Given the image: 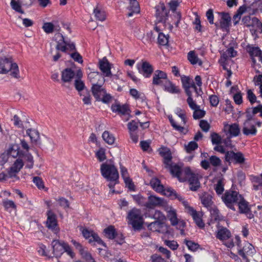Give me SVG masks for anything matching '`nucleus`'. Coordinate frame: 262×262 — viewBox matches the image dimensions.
Here are the masks:
<instances>
[{
	"label": "nucleus",
	"mask_w": 262,
	"mask_h": 262,
	"mask_svg": "<svg viewBox=\"0 0 262 262\" xmlns=\"http://www.w3.org/2000/svg\"><path fill=\"white\" fill-rule=\"evenodd\" d=\"M75 75L74 71L71 68H67L61 72V80L63 83L70 82Z\"/></svg>",
	"instance_id": "obj_33"
},
{
	"label": "nucleus",
	"mask_w": 262,
	"mask_h": 262,
	"mask_svg": "<svg viewBox=\"0 0 262 262\" xmlns=\"http://www.w3.org/2000/svg\"><path fill=\"white\" fill-rule=\"evenodd\" d=\"M3 205L5 208V210H8L10 208L13 209L15 210L16 209V206L15 203L10 200H3L2 202Z\"/></svg>",
	"instance_id": "obj_52"
},
{
	"label": "nucleus",
	"mask_w": 262,
	"mask_h": 262,
	"mask_svg": "<svg viewBox=\"0 0 262 262\" xmlns=\"http://www.w3.org/2000/svg\"><path fill=\"white\" fill-rule=\"evenodd\" d=\"M240 128L237 123L224 124L223 131L228 138L237 137L240 133Z\"/></svg>",
	"instance_id": "obj_16"
},
{
	"label": "nucleus",
	"mask_w": 262,
	"mask_h": 262,
	"mask_svg": "<svg viewBox=\"0 0 262 262\" xmlns=\"http://www.w3.org/2000/svg\"><path fill=\"white\" fill-rule=\"evenodd\" d=\"M167 16V11L164 3H160L156 7V16L159 21H162L166 20Z\"/></svg>",
	"instance_id": "obj_29"
},
{
	"label": "nucleus",
	"mask_w": 262,
	"mask_h": 262,
	"mask_svg": "<svg viewBox=\"0 0 262 262\" xmlns=\"http://www.w3.org/2000/svg\"><path fill=\"white\" fill-rule=\"evenodd\" d=\"M176 114L179 116L182 121L180 124H179L173 118L172 116H168L169 120L173 128L181 133L186 134L188 132V128L186 127L187 119L186 114L184 111L181 108H177L176 110Z\"/></svg>",
	"instance_id": "obj_6"
},
{
	"label": "nucleus",
	"mask_w": 262,
	"mask_h": 262,
	"mask_svg": "<svg viewBox=\"0 0 262 262\" xmlns=\"http://www.w3.org/2000/svg\"><path fill=\"white\" fill-rule=\"evenodd\" d=\"M58 36L60 37L61 39L57 42L56 46V50L68 53L74 61L82 63L83 62L82 57L79 53L75 51V45L73 42L64 40L62 35L58 34Z\"/></svg>",
	"instance_id": "obj_2"
},
{
	"label": "nucleus",
	"mask_w": 262,
	"mask_h": 262,
	"mask_svg": "<svg viewBox=\"0 0 262 262\" xmlns=\"http://www.w3.org/2000/svg\"><path fill=\"white\" fill-rule=\"evenodd\" d=\"M126 219L127 223L130 225L134 230H140L144 223L143 214L141 210L133 208L127 212Z\"/></svg>",
	"instance_id": "obj_3"
},
{
	"label": "nucleus",
	"mask_w": 262,
	"mask_h": 262,
	"mask_svg": "<svg viewBox=\"0 0 262 262\" xmlns=\"http://www.w3.org/2000/svg\"><path fill=\"white\" fill-rule=\"evenodd\" d=\"M100 171L102 176L107 181H110L108 187L112 193L114 186L118 183L119 173L117 168L111 164L103 163L101 165Z\"/></svg>",
	"instance_id": "obj_1"
},
{
	"label": "nucleus",
	"mask_w": 262,
	"mask_h": 262,
	"mask_svg": "<svg viewBox=\"0 0 262 262\" xmlns=\"http://www.w3.org/2000/svg\"><path fill=\"white\" fill-rule=\"evenodd\" d=\"M80 254L85 262H94L95 261L92 254L86 249L82 250Z\"/></svg>",
	"instance_id": "obj_43"
},
{
	"label": "nucleus",
	"mask_w": 262,
	"mask_h": 262,
	"mask_svg": "<svg viewBox=\"0 0 262 262\" xmlns=\"http://www.w3.org/2000/svg\"><path fill=\"white\" fill-rule=\"evenodd\" d=\"M94 13L96 19L98 20L103 21L106 19V14L104 11H101L98 8L94 10Z\"/></svg>",
	"instance_id": "obj_47"
},
{
	"label": "nucleus",
	"mask_w": 262,
	"mask_h": 262,
	"mask_svg": "<svg viewBox=\"0 0 262 262\" xmlns=\"http://www.w3.org/2000/svg\"><path fill=\"white\" fill-rule=\"evenodd\" d=\"M164 90L171 94H178L180 92V89L168 79L163 84Z\"/></svg>",
	"instance_id": "obj_36"
},
{
	"label": "nucleus",
	"mask_w": 262,
	"mask_h": 262,
	"mask_svg": "<svg viewBox=\"0 0 262 262\" xmlns=\"http://www.w3.org/2000/svg\"><path fill=\"white\" fill-rule=\"evenodd\" d=\"M80 96L82 97V100L84 104H91L92 97L89 92H83L82 93L80 94Z\"/></svg>",
	"instance_id": "obj_51"
},
{
	"label": "nucleus",
	"mask_w": 262,
	"mask_h": 262,
	"mask_svg": "<svg viewBox=\"0 0 262 262\" xmlns=\"http://www.w3.org/2000/svg\"><path fill=\"white\" fill-rule=\"evenodd\" d=\"M183 205L185 207L186 212L192 216L193 220L198 226L201 228H204L205 224L203 222L200 214L192 207L189 205L187 201L183 200Z\"/></svg>",
	"instance_id": "obj_12"
},
{
	"label": "nucleus",
	"mask_w": 262,
	"mask_h": 262,
	"mask_svg": "<svg viewBox=\"0 0 262 262\" xmlns=\"http://www.w3.org/2000/svg\"><path fill=\"white\" fill-rule=\"evenodd\" d=\"M10 60L4 59L0 60V74H6L7 68L6 65L9 62Z\"/></svg>",
	"instance_id": "obj_58"
},
{
	"label": "nucleus",
	"mask_w": 262,
	"mask_h": 262,
	"mask_svg": "<svg viewBox=\"0 0 262 262\" xmlns=\"http://www.w3.org/2000/svg\"><path fill=\"white\" fill-rule=\"evenodd\" d=\"M160 155L163 158V162L166 168L169 169L173 164L171 163L172 155L170 149L166 147H161L158 150Z\"/></svg>",
	"instance_id": "obj_17"
},
{
	"label": "nucleus",
	"mask_w": 262,
	"mask_h": 262,
	"mask_svg": "<svg viewBox=\"0 0 262 262\" xmlns=\"http://www.w3.org/2000/svg\"><path fill=\"white\" fill-rule=\"evenodd\" d=\"M99 68L104 77L111 76L112 75L111 71V64L105 57L99 61Z\"/></svg>",
	"instance_id": "obj_24"
},
{
	"label": "nucleus",
	"mask_w": 262,
	"mask_h": 262,
	"mask_svg": "<svg viewBox=\"0 0 262 262\" xmlns=\"http://www.w3.org/2000/svg\"><path fill=\"white\" fill-rule=\"evenodd\" d=\"M248 52L250 54V56L252 58L253 61L254 62H255V60L254 59V57H259V56L261 54V51L258 47L249 46L248 48Z\"/></svg>",
	"instance_id": "obj_39"
},
{
	"label": "nucleus",
	"mask_w": 262,
	"mask_h": 262,
	"mask_svg": "<svg viewBox=\"0 0 262 262\" xmlns=\"http://www.w3.org/2000/svg\"><path fill=\"white\" fill-rule=\"evenodd\" d=\"M221 16L220 26L221 28L227 30L230 27L231 18L228 13L221 12L219 13Z\"/></svg>",
	"instance_id": "obj_32"
},
{
	"label": "nucleus",
	"mask_w": 262,
	"mask_h": 262,
	"mask_svg": "<svg viewBox=\"0 0 262 262\" xmlns=\"http://www.w3.org/2000/svg\"><path fill=\"white\" fill-rule=\"evenodd\" d=\"M12 8L16 12L21 14L24 13V11L21 9L22 5L18 0H11L10 3Z\"/></svg>",
	"instance_id": "obj_44"
},
{
	"label": "nucleus",
	"mask_w": 262,
	"mask_h": 262,
	"mask_svg": "<svg viewBox=\"0 0 262 262\" xmlns=\"http://www.w3.org/2000/svg\"><path fill=\"white\" fill-rule=\"evenodd\" d=\"M104 81L105 79H103L99 84L92 85L91 91L94 97L97 101H102L104 103H108L111 101L112 96L106 93L105 89L102 86V84H103Z\"/></svg>",
	"instance_id": "obj_4"
},
{
	"label": "nucleus",
	"mask_w": 262,
	"mask_h": 262,
	"mask_svg": "<svg viewBox=\"0 0 262 262\" xmlns=\"http://www.w3.org/2000/svg\"><path fill=\"white\" fill-rule=\"evenodd\" d=\"M236 155V152H234L233 151H227L225 154L226 161L229 162H234Z\"/></svg>",
	"instance_id": "obj_62"
},
{
	"label": "nucleus",
	"mask_w": 262,
	"mask_h": 262,
	"mask_svg": "<svg viewBox=\"0 0 262 262\" xmlns=\"http://www.w3.org/2000/svg\"><path fill=\"white\" fill-rule=\"evenodd\" d=\"M54 26L51 23H45L43 24L42 29L44 31L48 34L52 33L54 30Z\"/></svg>",
	"instance_id": "obj_56"
},
{
	"label": "nucleus",
	"mask_w": 262,
	"mask_h": 262,
	"mask_svg": "<svg viewBox=\"0 0 262 262\" xmlns=\"http://www.w3.org/2000/svg\"><path fill=\"white\" fill-rule=\"evenodd\" d=\"M66 244L64 243H60L58 241L54 240L52 243L53 252L56 257L61 256L64 252Z\"/></svg>",
	"instance_id": "obj_25"
},
{
	"label": "nucleus",
	"mask_w": 262,
	"mask_h": 262,
	"mask_svg": "<svg viewBox=\"0 0 262 262\" xmlns=\"http://www.w3.org/2000/svg\"><path fill=\"white\" fill-rule=\"evenodd\" d=\"M111 108L113 112L118 113L121 115L129 114L130 111L128 106L126 104L116 103L112 105Z\"/></svg>",
	"instance_id": "obj_31"
},
{
	"label": "nucleus",
	"mask_w": 262,
	"mask_h": 262,
	"mask_svg": "<svg viewBox=\"0 0 262 262\" xmlns=\"http://www.w3.org/2000/svg\"><path fill=\"white\" fill-rule=\"evenodd\" d=\"M27 134L30 137V140L32 143H36L39 139V133L36 129H27Z\"/></svg>",
	"instance_id": "obj_40"
},
{
	"label": "nucleus",
	"mask_w": 262,
	"mask_h": 262,
	"mask_svg": "<svg viewBox=\"0 0 262 262\" xmlns=\"http://www.w3.org/2000/svg\"><path fill=\"white\" fill-rule=\"evenodd\" d=\"M187 102L189 107L193 111L192 116L194 119H200L205 116L206 112L201 108L200 106L196 103L192 97H188Z\"/></svg>",
	"instance_id": "obj_11"
},
{
	"label": "nucleus",
	"mask_w": 262,
	"mask_h": 262,
	"mask_svg": "<svg viewBox=\"0 0 262 262\" xmlns=\"http://www.w3.org/2000/svg\"><path fill=\"white\" fill-rule=\"evenodd\" d=\"M168 35H165L163 33H159L158 37V42L161 46H166L168 42Z\"/></svg>",
	"instance_id": "obj_46"
},
{
	"label": "nucleus",
	"mask_w": 262,
	"mask_h": 262,
	"mask_svg": "<svg viewBox=\"0 0 262 262\" xmlns=\"http://www.w3.org/2000/svg\"><path fill=\"white\" fill-rule=\"evenodd\" d=\"M9 153L11 156L13 158H16L20 155V151L19 148L17 145H13L9 149Z\"/></svg>",
	"instance_id": "obj_53"
},
{
	"label": "nucleus",
	"mask_w": 262,
	"mask_h": 262,
	"mask_svg": "<svg viewBox=\"0 0 262 262\" xmlns=\"http://www.w3.org/2000/svg\"><path fill=\"white\" fill-rule=\"evenodd\" d=\"M24 159L26 163V167L28 168H32L34 165L33 157L30 154H26L24 155Z\"/></svg>",
	"instance_id": "obj_45"
},
{
	"label": "nucleus",
	"mask_w": 262,
	"mask_h": 262,
	"mask_svg": "<svg viewBox=\"0 0 262 262\" xmlns=\"http://www.w3.org/2000/svg\"><path fill=\"white\" fill-rule=\"evenodd\" d=\"M210 163L213 166H218L221 164V160L216 156H212L209 158Z\"/></svg>",
	"instance_id": "obj_64"
},
{
	"label": "nucleus",
	"mask_w": 262,
	"mask_h": 262,
	"mask_svg": "<svg viewBox=\"0 0 262 262\" xmlns=\"http://www.w3.org/2000/svg\"><path fill=\"white\" fill-rule=\"evenodd\" d=\"M129 6L127 8L128 12L127 13V16L131 17L135 14L140 13V8L139 4L137 0H129Z\"/></svg>",
	"instance_id": "obj_30"
},
{
	"label": "nucleus",
	"mask_w": 262,
	"mask_h": 262,
	"mask_svg": "<svg viewBox=\"0 0 262 262\" xmlns=\"http://www.w3.org/2000/svg\"><path fill=\"white\" fill-rule=\"evenodd\" d=\"M155 38V35L154 34V32L150 31L147 32L145 36L143 38V42L144 43H150L153 41Z\"/></svg>",
	"instance_id": "obj_54"
},
{
	"label": "nucleus",
	"mask_w": 262,
	"mask_h": 262,
	"mask_svg": "<svg viewBox=\"0 0 262 262\" xmlns=\"http://www.w3.org/2000/svg\"><path fill=\"white\" fill-rule=\"evenodd\" d=\"M167 79L165 72L161 70H156L153 74L152 84L154 85L163 86Z\"/></svg>",
	"instance_id": "obj_19"
},
{
	"label": "nucleus",
	"mask_w": 262,
	"mask_h": 262,
	"mask_svg": "<svg viewBox=\"0 0 262 262\" xmlns=\"http://www.w3.org/2000/svg\"><path fill=\"white\" fill-rule=\"evenodd\" d=\"M147 228L152 232L162 234L168 233V227L164 222L155 221L148 224Z\"/></svg>",
	"instance_id": "obj_14"
},
{
	"label": "nucleus",
	"mask_w": 262,
	"mask_h": 262,
	"mask_svg": "<svg viewBox=\"0 0 262 262\" xmlns=\"http://www.w3.org/2000/svg\"><path fill=\"white\" fill-rule=\"evenodd\" d=\"M200 199L203 205L207 208H210L213 203L212 196L208 193H202L200 195Z\"/></svg>",
	"instance_id": "obj_35"
},
{
	"label": "nucleus",
	"mask_w": 262,
	"mask_h": 262,
	"mask_svg": "<svg viewBox=\"0 0 262 262\" xmlns=\"http://www.w3.org/2000/svg\"><path fill=\"white\" fill-rule=\"evenodd\" d=\"M169 169L171 174L180 182L187 181L192 172L189 167L182 168L177 164H173Z\"/></svg>",
	"instance_id": "obj_7"
},
{
	"label": "nucleus",
	"mask_w": 262,
	"mask_h": 262,
	"mask_svg": "<svg viewBox=\"0 0 262 262\" xmlns=\"http://www.w3.org/2000/svg\"><path fill=\"white\" fill-rule=\"evenodd\" d=\"M235 240L237 246L239 248L238 249L239 255L243 257V259L248 261L247 256H252L255 252V250L252 244L245 242L244 243V246L241 247V241L239 236L235 237Z\"/></svg>",
	"instance_id": "obj_9"
},
{
	"label": "nucleus",
	"mask_w": 262,
	"mask_h": 262,
	"mask_svg": "<svg viewBox=\"0 0 262 262\" xmlns=\"http://www.w3.org/2000/svg\"><path fill=\"white\" fill-rule=\"evenodd\" d=\"M105 235L110 239H114L116 235V231L115 227L110 226L104 230Z\"/></svg>",
	"instance_id": "obj_42"
},
{
	"label": "nucleus",
	"mask_w": 262,
	"mask_h": 262,
	"mask_svg": "<svg viewBox=\"0 0 262 262\" xmlns=\"http://www.w3.org/2000/svg\"><path fill=\"white\" fill-rule=\"evenodd\" d=\"M243 132L246 136L255 135L256 134L257 129L254 125H250V119H247L245 122Z\"/></svg>",
	"instance_id": "obj_34"
},
{
	"label": "nucleus",
	"mask_w": 262,
	"mask_h": 262,
	"mask_svg": "<svg viewBox=\"0 0 262 262\" xmlns=\"http://www.w3.org/2000/svg\"><path fill=\"white\" fill-rule=\"evenodd\" d=\"M80 230L83 236L86 239H88L90 243L95 242L99 245L105 246L104 242L99 237L98 234L95 233L94 231L89 230L88 229L86 228H83L82 227H81Z\"/></svg>",
	"instance_id": "obj_15"
},
{
	"label": "nucleus",
	"mask_w": 262,
	"mask_h": 262,
	"mask_svg": "<svg viewBox=\"0 0 262 262\" xmlns=\"http://www.w3.org/2000/svg\"><path fill=\"white\" fill-rule=\"evenodd\" d=\"M245 161V158L244 155L241 152H236L235 160L233 162L238 164H243Z\"/></svg>",
	"instance_id": "obj_63"
},
{
	"label": "nucleus",
	"mask_w": 262,
	"mask_h": 262,
	"mask_svg": "<svg viewBox=\"0 0 262 262\" xmlns=\"http://www.w3.org/2000/svg\"><path fill=\"white\" fill-rule=\"evenodd\" d=\"M216 237L222 241L227 247L232 248L234 246V243L232 238V235L227 228L220 227L216 232Z\"/></svg>",
	"instance_id": "obj_8"
},
{
	"label": "nucleus",
	"mask_w": 262,
	"mask_h": 262,
	"mask_svg": "<svg viewBox=\"0 0 262 262\" xmlns=\"http://www.w3.org/2000/svg\"><path fill=\"white\" fill-rule=\"evenodd\" d=\"M24 163L19 158L17 159L14 163L13 165L8 169V174L9 178H15L19 180V178L17 176V173L23 168Z\"/></svg>",
	"instance_id": "obj_18"
},
{
	"label": "nucleus",
	"mask_w": 262,
	"mask_h": 262,
	"mask_svg": "<svg viewBox=\"0 0 262 262\" xmlns=\"http://www.w3.org/2000/svg\"><path fill=\"white\" fill-rule=\"evenodd\" d=\"M167 203L164 199L154 195H150L148 196L145 207L148 209H154L157 207H162L163 208Z\"/></svg>",
	"instance_id": "obj_13"
},
{
	"label": "nucleus",
	"mask_w": 262,
	"mask_h": 262,
	"mask_svg": "<svg viewBox=\"0 0 262 262\" xmlns=\"http://www.w3.org/2000/svg\"><path fill=\"white\" fill-rule=\"evenodd\" d=\"M74 85L75 89L78 91L80 92L82 91L85 88V84L83 81L80 79H75L74 82Z\"/></svg>",
	"instance_id": "obj_60"
},
{
	"label": "nucleus",
	"mask_w": 262,
	"mask_h": 262,
	"mask_svg": "<svg viewBox=\"0 0 262 262\" xmlns=\"http://www.w3.org/2000/svg\"><path fill=\"white\" fill-rule=\"evenodd\" d=\"M47 227L52 230L55 233L59 231V229L57 227V222L55 214L51 210L47 212V220L46 221Z\"/></svg>",
	"instance_id": "obj_20"
},
{
	"label": "nucleus",
	"mask_w": 262,
	"mask_h": 262,
	"mask_svg": "<svg viewBox=\"0 0 262 262\" xmlns=\"http://www.w3.org/2000/svg\"><path fill=\"white\" fill-rule=\"evenodd\" d=\"M181 81L187 95L188 97H192L190 89L192 88L194 90H196V87L193 80L190 79L189 77L183 76L181 77Z\"/></svg>",
	"instance_id": "obj_22"
},
{
	"label": "nucleus",
	"mask_w": 262,
	"mask_h": 262,
	"mask_svg": "<svg viewBox=\"0 0 262 262\" xmlns=\"http://www.w3.org/2000/svg\"><path fill=\"white\" fill-rule=\"evenodd\" d=\"M199 174L192 171L191 174L188 179L190 184V189L192 191H196L200 187V183L199 181Z\"/></svg>",
	"instance_id": "obj_28"
},
{
	"label": "nucleus",
	"mask_w": 262,
	"mask_h": 262,
	"mask_svg": "<svg viewBox=\"0 0 262 262\" xmlns=\"http://www.w3.org/2000/svg\"><path fill=\"white\" fill-rule=\"evenodd\" d=\"M96 156L100 162L103 161L106 159L105 152L103 148H100L96 152Z\"/></svg>",
	"instance_id": "obj_55"
},
{
	"label": "nucleus",
	"mask_w": 262,
	"mask_h": 262,
	"mask_svg": "<svg viewBox=\"0 0 262 262\" xmlns=\"http://www.w3.org/2000/svg\"><path fill=\"white\" fill-rule=\"evenodd\" d=\"M88 79L92 85H94V84H99L98 82L104 78L102 79V74L98 72H91L88 75Z\"/></svg>",
	"instance_id": "obj_38"
},
{
	"label": "nucleus",
	"mask_w": 262,
	"mask_h": 262,
	"mask_svg": "<svg viewBox=\"0 0 262 262\" xmlns=\"http://www.w3.org/2000/svg\"><path fill=\"white\" fill-rule=\"evenodd\" d=\"M211 142L213 144H219L222 140L221 136L215 133H213L210 135Z\"/></svg>",
	"instance_id": "obj_59"
},
{
	"label": "nucleus",
	"mask_w": 262,
	"mask_h": 262,
	"mask_svg": "<svg viewBox=\"0 0 262 262\" xmlns=\"http://www.w3.org/2000/svg\"><path fill=\"white\" fill-rule=\"evenodd\" d=\"M133 199L138 205L145 207L146 202L145 201V199L143 196L140 194L135 195L133 196Z\"/></svg>",
	"instance_id": "obj_57"
},
{
	"label": "nucleus",
	"mask_w": 262,
	"mask_h": 262,
	"mask_svg": "<svg viewBox=\"0 0 262 262\" xmlns=\"http://www.w3.org/2000/svg\"><path fill=\"white\" fill-rule=\"evenodd\" d=\"M102 137L104 141L110 145H112L114 143L115 138L114 135L111 134L108 131H104L102 134Z\"/></svg>",
	"instance_id": "obj_41"
},
{
	"label": "nucleus",
	"mask_w": 262,
	"mask_h": 262,
	"mask_svg": "<svg viewBox=\"0 0 262 262\" xmlns=\"http://www.w3.org/2000/svg\"><path fill=\"white\" fill-rule=\"evenodd\" d=\"M242 195L234 190H227L222 196V201L229 209L235 211V205L240 199Z\"/></svg>",
	"instance_id": "obj_5"
},
{
	"label": "nucleus",
	"mask_w": 262,
	"mask_h": 262,
	"mask_svg": "<svg viewBox=\"0 0 262 262\" xmlns=\"http://www.w3.org/2000/svg\"><path fill=\"white\" fill-rule=\"evenodd\" d=\"M184 242L187 246L188 249L192 251H195L200 247V245L198 243H194L191 241H189L187 239H185Z\"/></svg>",
	"instance_id": "obj_48"
},
{
	"label": "nucleus",
	"mask_w": 262,
	"mask_h": 262,
	"mask_svg": "<svg viewBox=\"0 0 262 262\" xmlns=\"http://www.w3.org/2000/svg\"><path fill=\"white\" fill-rule=\"evenodd\" d=\"M214 189L218 195L223 193L224 190V184L222 180H219L214 185Z\"/></svg>",
	"instance_id": "obj_50"
},
{
	"label": "nucleus",
	"mask_w": 262,
	"mask_h": 262,
	"mask_svg": "<svg viewBox=\"0 0 262 262\" xmlns=\"http://www.w3.org/2000/svg\"><path fill=\"white\" fill-rule=\"evenodd\" d=\"M139 71L144 77L149 78L154 72V68L148 62L142 61L141 70Z\"/></svg>",
	"instance_id": "obj_27"
},
{
	"label": "nucleus",
	"mask_w": 262,
	"mask_h": 262,
	"mask_svg": "<svg viewBox=\"0 0 262 262\" xmlns=\"http://www.w3.org/2000/svg\"><path fill=\"white\" fill-rule=\"evenodd\" d=\"M164 210L167 213V217L169 219L172 226H176L179 223V220L177 217V211L171 206L167 204L165 205Z\"/></svg>",
	"instance_id": "obj_23"
},
{
	"label": "nucleus",
	"mask_w": 262,
	"mask_h": 262,
	"mask_svg": "<svg viewBox=\"0 0 262 262\" xmlns=\"http://www.w3.org/2000/svg\"><path fill=\"white\" fill-rule=\"evenodd\" d=\"M198 147V144L195 141H191L185 145V149L187 152H190L196 149Z\"/></svg>",
	"instance_id": "obj_61"
},
{
	"label": "nucleus",
	"mask_w": 262,
	"mask_h": 262,
	"mask_svg": "<svg viewBox=\"0 0 262 262\" xmlns=\"http://www.w3.org/2000/svg\"><path fill=\"white\" fill-rule=\"evenodd\" d=\"M7 73L10 72V75L13 78L18 79L20 77L18 66L15 62L10 60L6 65Z\"/></svg>",
	"instance_id": "obj_26"
},
{
	"label": "nucleus",
	"mask_w": 262,
	"mask_h": 262,
	"mask_svg": "<svg viewBox=\"0 0 262 262\" xmlns=\"http://www.w3.org/2000/svg\"><path fill=\"white\" fill-rule=\"evenodd\" d=\"M152 217L156 220V221L164 222L166 220L165 215L161 211L158 210L155 211L154 213L152 215Z\"/></svg>",
	"instance_id": "obj_49"
},
{
	"label": "nucleus",
	"mask_w": 262,
	"mask_h": 262,
	"mask_svg": "<svg viewBox=\"0 0 262 262\" xmlns=\"http://www.w3.org/2000/svg\"><path fill=\"white\" fill-rule=\"evenodd\" d=\"M187 59L193 65L198 64L199 66H202L203 64L202 60L199 58L198 55L194 51H190L188 53Z\"/></svg>",
	"instance_id": "obj_37"
},
{
	"label": "nucleus",
	"mask_w": 262,
	"mask_h": 262,
	"mask_svg": "<svg viewBox=\"0 0 262 262\" xmlns=\"http://www.w3.org/2000/svg\"><path fill=\"white\" fill-rule=\"evenodd\" d=\"M236 205L238 207L239 213L247 214L249 219H252L253 217V215L251 213L248 202L242 195L237 202Z\"/></svg>",
	"instance_id": "obj_21"
},
{
	"label": "nucleus",
	"mask_w": 262,
	"mask_h": 262,
	"mask_svg": "<svg viewBox=\"0 0 262 262\" xmlns=\"http://www.w3.org/2000/svg\"><path fill=\"white\" fill-rule=\"evenodd\" d=\"M151 187L157 192L162 193L167 196H171L172 193L176 194L174 190L171 188L164 189V186L161 184L160 181L156 178L151 179L150 182Z\"/></svg>",
	"instance_id": "obj_10"
}]
</instances>
